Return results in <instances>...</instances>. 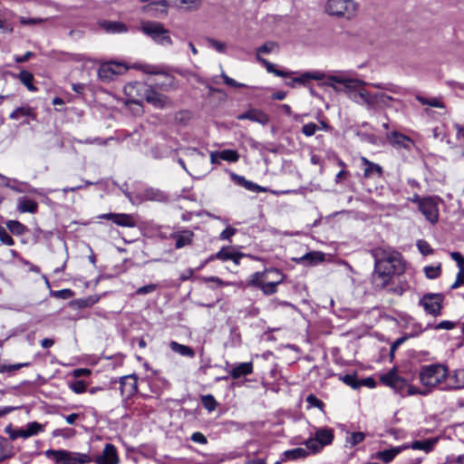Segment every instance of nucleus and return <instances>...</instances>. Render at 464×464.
I'll use <instances>...</instances> for the list:
<instances>
[{
    "instance_id": "nucleus-48",
    "label": "nucleus",
    "mask_w": 464,
    "mask_h": 464,
    "mask_svg": "<svg viewBox=\"0 0 464 464\" xmlns=\"http://www.w3.org/2000/svg\"><path fill=\"white\" fill-rule=\"evenodd\" d=\"M424 273L426 277L429 279L438 278L441 274V266L438 265L436 266H425Z\"/></svg>"
},
{
    "instance_id": "nucleus-63",
    "label": "nucleus",
    "mask_w": 464,
    "mask_h": 464,
    "mask_svg": "<svg viewBox=\"0 0 464 464\" xmlns=\"http://www.w3.org/2000/svg\"><path fill=\"white\" fill-rule=\"evenodd\" d=\"M191 440L194 442H197V443H199V444H206L208 442L207 438L205 437V435L202 434L201 432H198V431L194 432L191 435Z\"/></svg>"
},
{
    "instance_id": "nucleus-25",
    "label": "nucleus",
    "mask_w": 464,
    "mask_h": 464,
    "mask_svg": "<svg viewBox=\"0 0 464 464\" xmlns=\"http://www.w3.org/2000/svg\"><path fill=\"white\" fill-rule=\"evenodd\" d=\"M194 234L190 230H183L172 235V237L176 239L175 246L176 248H182L186 246H188L192 242V238Z\"/></svg>"
},
{
    "instance_id": "nucleus-45",
    "label": "nucleus",
    "mask_w": 464,
    "mask_h": 464,
    "mask_svg": "<svg viewBox=\"0 0 464 464\" xmlns=\"http://www.w3.org/2000/svg\"><path fill=\"white\" fill-rule=\"evenodd\" d=\"M5 432L9 435L11 440H15L17 438L27 439V435L25 432V429H17L14 430L11 425L5 428Z\"/></svg>"
},
{
    "instance_id": "nucleus-12",
    "label": "nucleus",
    "mask_w": 464,
    "mask_h": 464,
    "mask_svg": "<svg viewBox=\"0 0 464 464\" xmlns=\"http://www.w3.org/2000/svg\"><path fill=\"white\" fill-rule=\"evenodd\" d=\"M442 295L440 294H427L420 301L424 310L432 314L438 315L440 314Z\"/></svg>"
},
{
    "instance_id": "nucleus-31",
    "label": "nucleus",
    "mask_w": 464,
    "mask_h": 464,
    "mask_svg": "<svg viewBox=\"0 0 464 464\" xmlns=\"http://www.w3.org/2000/svg\"><path fill=\"white\" fill-rule=\"evenodd\" d=\"M382 381L385 384L395 389L401 388L404 383V380L392 372L382 376Z\"/></svg>"
},
{
    "instance_id": "nucleus-64",
    "label": "nucleus",
    "mask_w": 464,
    "mask_h": 464,
    "mask_svg": "<svg viewBox=\"0 0 464 464\" xmlns=\"http://www.w3.org/2000/svg\"><path fill=\"white\" fill-rule=\"evenodd\" d=\"M450 256L461 269L464 267V258L459 252H451Z\"/></svg>"
},
{
    "instance_id": "nucleus-62",
    "label": "nucleus",
    "mask_w": 464,
    "mask_h": 464,
    "mask_svg": "<svg viewBox=\"0 0 464 464\" xmlns=\"http://www.w3.org/2000/svg\"><path fill=\"white\" fill-rule=\"evenodd\" d=\"M54 296L63 298V299H69L73 295V292L70 289H63L54 292Z\"/></svg>"
},
{
    "instance_id": "nucleus-8",
    "label": "nucleus",
    "mask_w": 464,
    "mask_h": 464,
    "mask_svg": "<svg viewBox=\"0 0 464 464\" xmlns=\"http://www.w3.org/2000/svg\"><path fill=\"white\" fill-rule=\"evenodd\" d=\"M141 31L158 44L162 46H170L172 44L169 30L159 22L147 21L142 23Z\"/></svg>"
},
{
    "instance_id": "nucleus-20",
    "label": "nucleus",
    "mask_w": 464,
    "mask_h": 464,
    "mask_svg": "<svg viewBox=\"0 0 464 464\" xmlns=\"http://www.w3.org/2000/svg\"><path fill=\"white\" fill-rule=\"evenodd\" d=\"M237 120H249L254 122L260 123L262 125H266L269 121V117L266 113L258 109H250L246 112L239 114Z\"/></svg>"
},
{
    "instance_id": "nucleus-28",
    "label": "nucleus",
    "mask_w": 464,
    "mask_h": 464,
    "mask_svg": "<svg viewBox=\"0 0 464 464\" xmlns=\"http://www.w3.org/2000/svg\"><path fill=\"white\" fill-rule=\"evenodd\" d=\"M100 25L107 33H126L128 31L127 26L121 22L102 21Z\"/></svg>"
},
{
    "instance_id": "nucleus-15",
    "label": "nucleus",
    "mask_w": 464,
    "mask_h": 464,
    "mask_svg": "<svg viewBox=\"0 0 464 464\" xmlns=\"http://www.w3.org/2000/svg\"><path fill=\"white\" fill-rule=\"evenodd\" d=\"M120 390L122 396L130 398L138 392V379L136 375L130 374L120 379Z\"/></svg>"
},
{
    "instance_id": "nucleus-23",
    "label": "nucleus",
    "mask_w": 464,
    "mask_h": 464,
    "mask_svg": "<svg viewBox=\"0 0 464 464\" xmlns=\"http://www.w3.org/2000/svg\"><path fill=\"white\" fill-rule=\"evenodd\" d=\"M439 437H435L425 440H414L411 443V445L407 446L409 447V449H412L415 450H422L425 453H430L434 450L435 446L439 442Z\"/></svg>"
},
{
    "instance_id": "nucleus-7",
    "label": "nucleus",
    "mask_w": 464,
    "mask_h": 464,
    "mask_svg": "<svg viewBox=\"0 0 464 464\" xmlns=\"http://www.w3.org/2000/svg\"><path fill=\"white\" fill-rule=\"evenodd\" d=\"M334 439V430L328 427L316 428L314 436L304 441L312 453L320 452L325 446L331 445Z\"/></svg>"
},
{
    "instance_id": "nucleus-42",
    "label": "nucleus",
    "mask_w": 464,
    "mask_h": 464,
    "mask_svg": "<svg viewBox=\"0 0 464 464\" xmlns=\"http://www.w3.org/2000/svg\"><path fill=\"white\" fill-rule=\"evenodd\" d=\"M33 114V110L28 106H22L15 109L11 114L10 118L12 120H19L22 117L31 116Z\"/></svg>"
},
{
    "instance_id": "nucleus-26",
    "label": "nucleus",
    "mask_w": 464,
    "mask_h": 464,
    "mask_svg": "<svg viewBox=\"0 0 464 464\" xmlns=\"http://www.w3.org/2000/svg\"><path fill=\"white\" fill-rule=\"evenodd\" d=\"M233 180L239 186L244 187L246 189L256 192H265L266 189L252 181L246 180L243 176L232 174Z\"/></svg>"
},
{
    "instance_id": "nucleus-6",
    "label": "nucleus",
    "mask_w": 464,
    "mask_h": 464,
    "mask_svg": "<svg viewBox=\"0 0 464 464\" xmlns=\"http://www.w3.org/2000/svg\"><path fill=\"white\" fill-rule=\"evenodd\" d=\"M48 458L54 459V464H89L92 461L88 453L70 451L66 450H48L45 452Z\"/></svg>"
},
{
    "instance_id": "nucleus-46",
    "label": "nucleus",
    "mask_w": 464,
    "mask_h": 464,
    "mask_svg": "<svg viewBox=\"0 0 464 464\" xmlns=\"http://www.w3.org/2000/svg\"><path fill=\"white\" fill-rule=\"evenodd\" d=\"M8 229L15 235H22L25 231V227L16 220H10L6 223Z\"/></svg>"
},
{
    "instance_id": "nucleus-18",
    "label": "nucleus",
    "mask_w": 464,
    "mask_h": 464,
    "mask_svg": "<svg viewBox=\"0 0 464 464\" xmlns=\"http://www.w3.org/2000/svg\"><path fill=\"white\" fill-rule=\"evenodd\" d=\"M96 464H118L119 456L117 450L112 444H106L101 455L95 459Z\"/></svg>"
},
{
    "instance_id": "nucleus-3",
    "label": "nucleus",
    "mask_w": 464,
    "mask_h": 464,
    "mask_svg": "<svg viewBox=\"0 0 464 464\" xmlns=\"http://www.w3.org/2000/svg\"><path fill=\"white\" fill-rule=\"evenodd\" d=\"M203 0H159L150 5H145L142 10L145 13H152L154 16L166 15L169 7H175L187 12L198 10Z\"/></svg>"
},
{
    "instance_id": "nucleus-36",
    "label": "nucleus",
    "mask_w": 464,
    "mask_h": 464,
    "mask_svg": "<svg viewBox=\"0 0 464 464\" xmlns=\"http://www.w3.org/2000/svg\"><path fill=\"white\" fill-rule=\"evenodd\" d=\"M258 284H248L249 285L259 287L265 295H273L276 292V285L272 284L265 278H260Z\"/></svg>"
},
{
    "instance_id": "nucleus-40",
    "label": "nucleus",
    "mask_w": 464,
    "mask_h": 464,
    "mask_svg": "<svg viewBox=\"0 0 464 464\" xmlns=\"http://www.w3.org/2000/svg\"><path fill=\"white\" fill-rule=\"evenodd\" d=\"M235 251H231L229 247H222L217 254L209 257V260L218 259L221 261H227L232 259Z\"/></svg>"
},
{
    "instance_id": "nucleus-9",
    "label": "nucleus",
    "mask_w": 464,
    "mask_h": 464,
    "mask_svg": "<svg viewBox=\"0 0 464 464\" xmlns=\"http://www.w3.org/2000/svg\"><path fill=\"white\" fill-rule=\"evenodd\" d=\"M150 87L144 82H133L127 83L123 90L130 102L140 104L141 101L146 99Z\"/></svg>"
},
{
    "instance_id": "nucleus-1",
    "label": "nucleus",
    "mask_w": 464,
    "mask_h": 464,
    "mask_svg": "<svg viewBox=\"0 0 464 464\" xmlns=\"http://www.w3.org/2000/svg\"><path fill=\"white\" fill-rule=\"evenodd\" d=\"M374 258V271L372 281L375 288H384L395 273H400L401 256L399 252L388 247H376L372 250Z\"/></svg>"
},
{
    "instance_id": "nucleus-38",
    "label": "nucleus",
    "mask_w": 464,
    "mask_h": 464,
    "mask_svg": "<svg viewBox=\"0 0 464 464\" xmlns=\"http://www.w3.org/2000/svg\"><path fill=\"white\" fill-rule=\"evenodd\" d=\"M416 100L420 102L422 105H429L434 108H445L444 103L441 102L440 98H426L420 95L416 96Z\"/></svg>"
},
{
    "instance_id": "nucleus-47",
    "label": "nucleus",
    "mask_w": 464,
    "mask_h": 464,
    "mask_svg": "<svg viewBox=\"0 0 464 464\" xmlns=\"http://www.w3.org/2000/svg\"><path fill=\"white\" fill-rule=\"evenodd\" d=\"M201 402L204 408L207 409L208 411H215L218 404L215 398L210 394L202 396Z\"/></svg>"
},
{
    "instance_id": "nucleus-55",
    "label": "nucleus",
    "mask_w": 464,
    "mask_h": 464,
    "mask_svg": "<svg viewBox=\"0 0 464 464\" xmlns=\"http://www.w3.org/2000/svg\"><path fill=\"white\" fill-rule=\"evenodd\" d=\"M417 247L420 250V252L424 256L433 254V249L431 248L430 244L425 240H419L417 242Z\"/></svg>"
},
{
    "instance_id": "nucleus-21",
    "label": "nucleus",
    "mask_w": 464,
    "mask_h": 464,
    "mask_svg": "<svg viewBox=\"0 0 464 464\" xmlns=\"http://www.w3.org/2000/svg\"><path fill=\"white\" fill-rule=\"evenodd\" d=\"M409 449L408 446L401 447H393L389 450H384L382 451L376 452L372 458L379 459L384 463H390L394 459V458L401 452L402 450Z\"/></svg>"
},
{
    "instance_id": "nucleus-5",
    "label": "nucleus",
    "mask_w": 464,
    "mask_h": 464,
    "mask_svg": "<svg viewBox=\"0 0 464 464\" xmlns=\"http://www.w3.org/2000/svg\"><path fill=\"white\" fill-rule=\"evenodd\" d=\"M358 10L357 3L354 0H327L324 5V12L339 18L352 19Z\"/></svg>"
},
{
    "instance_id": "nucleus-29",
    "label": "nucleus",
    "mask_w": 464,
    "mask_h": 464,
    "mask_svg": "<svg viewBox=\"0 0 464 464\" xmlns=\"http://www.w3.org/2000/svg\"><path fill=\"white\" fill-rule=\"evenodd\" d=\"M169 347L174 353H179L181 356H185L188 358L195 357V351L189 346L180 344L175 341H172L169 343Z\"/></svg>"
},
{
    "instance_id": "nucleus-61",
    "label": "nucleus",
    "mask_w": 464,
    "mask_h": 464,
    "mask_svg": "<svg viewBox=\"0 0 464 464\" xmlns=\"http://www.w3.org/2000/svg\"><path fill=\"white\" fill-rule=\"evenodd\" d=\"M237 230L233 227H227L224 229L219 235V238L221 240H229L235 234Z\"/></svg>"
},
{
    "instance_id": "nucleus-59",
    "label": "nucleus",
    "mask_w": 464,
    "mask_h": 464,
    "mask_svg": "<svg viewBox=\"0 0 464 464\" xmlns=\"http://www.w3.org/2000/svg\"><path fill=\"white\" fill-rule=\"evenodd\" d=\"M156 288H157L156 285L150 284V285H147L138 288L136 291V294L140 295H147V294L154 292L156 290Z\"/></svg>"
},
{
    "instance_id": "nucleus-57",
    "label": "nucleus",
    "mask_w": 464,
    "mask_h": 464,
    "mask_svg": "<svg viewBox=\"0 0 464 464\" xmlns=\"http://www.w3.org/2000/svg\"><path fill=\"white\" fill-rule=\"evenodd\" d=\"M306 402L308 403L309 407H315L320 410H323L324 406V402L314 394H309L306 397Z\"/></svg>"
},
{
    "instance_id": "nucleus-54",
    "label": "nucleus",
    "mask_w": 464,
    "mask_h": 464,
    "mask_svg": "<svg viewBox=\"0 0 464 464\" xmlns=\"http://www.w3.org/2000/svg\"><path fill=\"white\" fill-rule=\"evenodd\" d=\"M343 382L353 389L362 386V383L356 379L355 375L346 374L342 378Z\"/></svg>"
},
{
    "instance_id": "nucleus-53",
    "label": "nucleus",
    "mask_w": 464,
    "mask_h": 464,
    "mask_svg": "<svg viewBox=\"0 0 464 464\" xmlns=\"http://www.w3.org/2000/svg\"><path fill=\"white\" fill-rule=\"evenodd\" d=\"M276 49H277V44L276 43L267 42L256 50V56H260V53H270L274 52Z\"/></svg>"
},
{
    "instance_id": "nucleus-60",
    "label": "nucleus",
    "mask_w": 464,
    "mask_h": 464,
    "mask_svg": "<svg viewBox=\"0 0 464 464\" xmlns=\"http://www.w3.org/2000/svg\"><path fill=\"white\" fill-rule=\"evenodd\" d=\"M222 79L224 80V82L231 87L240 88L244 87L245 84L236 82L234 79L228 77L226 73L222 72L221 74Z\"/></svg>"
},
{
    "instance_id": "nucleus-32",
    "label": "nucleus",
    "mask_w": 464,
    "mask_h": 464,
    "mask_svg": "<svg viewBox=\"0 0 464 464\" xmlns=\"http://www.w3.org/2000/svg\"><path fill=\"white\" fill-rule=\"evenodd\" d=\"M283 455L284 458L282 460L285 461L289 459H304L308 455V452L307 449L295 448L293 450H285Z\"/></svg>"
},
{
    "instance_id": "nucleus-52",
    "label": "nucleus",
    "mask_w": 464,
    "mask_h": 464,
    "mask_svg": "<svg viewBox=\"0 0 464 464\" xmlns=\"http://www.w3.org/2000/svg\"><path fill=\"white\" fill-rule=\"evenodd\" d=\"M207 42L211 47H213L217 52L220 53H224L227 50V45L225 43L218 41L214 38L208 37L207 38Z\"/></svg>"
},
{
    "instance_id": "nucleus-4",
    "label": "nucleus",
    "mask_w": 464,
    "mask_h": 464,
    "mask_svg": "<svg viewBox=\"0 0 464 464\" xmlns=\"http://www.w3.org/2000/svg\"><path fill=\"white\" fill-rule=\"evenodd\" d=\"M420 382L430 390L439 389L445 391L447 366L441 363L422 365L420 369Z\"/></svg>"
},
{
    "instance_id": "nucleus-27",
    "label": "nucleus",
    "mask_w": 464,
    "mask_h": 464,
    "mask_svg": "<svg viewBox=\"0 0 464 464\" xmlns=\"http://www.w3.org/2000/svg\"><path fill=\"white\" fill-rule=\"evenodd\" d=\"M355 103L365 106L368 110H374L373 94L364 87L354 101Z\"/></svg>"
},
{
    "instance_id": "nucleus-33",
    "label": "nucleus",
    "mask_w": 464,
    "mask_h": 464,
    "mask_svg": "<svg viewBox=\"0 0 464 464\" xmlns=\"http://www.w3.org/2000/svg\"><path fill=\"white\" fill-rule=\"evenodd\" d=\"M256 60L266 67L268 72L274 73L276 76L286 77L293 73L292 72H285L282 70L276 69L275 64L271 63L270 62L264 58H261L259 55L256 56Z\"/></svg>"
},
{
    "instance_id": "nucleus-16",
    "label": "nucleus",
    "mask_w": 464,
    "mask_h": 464,
    "mask_svg": "<svg viewBox=\"0 0 464 464\" xmlns=\"http://www.w3.org/2000/svg\"><path fill=\"white\" fill-rule=\"evenodd\" d=\"M387 140L391 145L397 150L404 149L411 150L414 145L413 140L410 137L398 131H392L391 133L387 134Z\"/></svg>"
},
{
    "instance_id": "nucleus-51",
    "label": "nucleus",
    "mask_w": 464,
    "mask_h": 464,
    "mask_svg": "<svg viewBox=\"0 0 464 464\" xmlns=\"http://www.w3.org/2000/svg\"><path fill=\"white\" fill-rule=\"evenodd\" d=\"M18 20L22 25L33 26L44 23L47 19L44 18H28L24 16H19Z\"/></svg>"
},
{
    "instance_id": "nucleus-19",
    "label": "nucleus",
    "mask_w": 464,
    "mask_h": 464,
    "mask_svg": "<svg viewBox=\"0 0 464 464\" xmlns=\"http://www.w3.org/2000/svg\"><path fill=\"white\" fill-rule=\"evenodd\" d=\"M145 100L158 109L171 107L170 100L166 95L157 92L152 87H150Z\"/></svg>"
},
{
    "instance_id": "nucleus-44",
    "label": "nucleus",
    "mask_w": 464,
    "mask_h": 464,
    "mask_svg": "<svg viewBox=\"0 0 464 464\" xmlns=\"http://www.w3.org/2000/svg\"><path fill=\"white\" fill-rule=\"evenodd\" d=\"M43 430H44V425H42L36 421L29 422L26 425V429H25L27 438L37 435L39 432H41Z\"/></svg>"
},
{
    "instance_id": "nucleus-22",
    "label": "nucleus",
    "mask_w": 464,
    "mask_h": 464,
    "mask_svg": "<svg viewBox=\"0 0 464 464\" xmlns=\"http://www.w3.org/2000/svg\"><path fill=\"white\" fill-rule=\"evenodd\" d=\"M361 161L364 166L363 169V177L365 179H371L373 176L382 177V168L379 164L370 161L365 157H361Z\"/></svg>"
},
{
    "instance_id": "nucleus-50",
    "label": "nucleus",
    "mask_w": 464,
    "mask_h": 464,
    "mask_svg": "<svg viewBox=\"0 0 464 464\" xmlns=\"http://www.w3.org/2000/svg\"><path fill=\"white\" fill-rule=\"evenodd\" d=\"M69 387L74 393L81 394L86 391L87 385L83 381L76 380L71 382Z\"/></svg>"
},
{
    "instance_id": "nucleus-39",
    "label": "nucleus",
    "mask_w": 464,
    "mask_h": 464,
    "mask_svg": "<svg viewBox=\"0 0 464 464\" xmlns=\"http://www.w3.org/2000/svg\"><path fill=\"white\" fill-rule=\"evenodd\" d=\"M324 259V254H322L321 252H310L300 258L302 262L310 265H316L320 262H323Z\"/></svg>"
},
{
    "instance_id": "nucleus-24",
    "label": "nucleus",
    "mask_w": 464,
    "mask_h": 464,
    "mask_svg": "<svg viewBox=\"0 0 464 464\" xmlns=\"http://www.w3.org/2000/svg\"><path fill=\"white\" fill-rule=\"evenodd\" d=\"M229 372L233 379L249 375L253 372V363L251 362L238 363L234 365Z\"/></svg>"
},
{
    "instance_id": "nucleus-14",
    "label": "nucleus",
    "mask_w": 464,
    "mask_h": 464,
    "mask_svg": "<svg viewBox=\"0 0 464 464\" xmlns=\"http://www.w3.org/2000/svg\"><path fill=\"white\" fill-rule=\"evenodd\" d=\"M445 391L459 390L464 388V369H458L449 372L447 369L446 383L443 386Z\"/></svg>"
},
{
    "instance_id": "nucleus-43",
    "label": "nucleus",
    "mask_w": 464,
    "mask_h": 464,
    "mask_svg": "<svg viewBox=\"0 0 464 464\" xmlns=\"http://www.w3.org/2000/svg\"><path fill=\"white\" fill-rule=\"evenodd\" d=\"M393 98L392 96H389L382 92H376L373 93V102H374V109L377 108V106L382 104V105H389V102L392 101Z\"/></svg>"
},
{
    "instance_id": "nucleus-58",
    "label": "nucleus",
    "mask_w": 464,
    "mask_h": 464,
    "mask_svg": "<svg viewBox=\"0 0 464 464\" xmlns=\"http://www.w3.org/2000/svg\"><path fill=\"white\" fill-rule=\"evenodd\" d=\"M317 130H318V126L315 123L309 122L303 126L302 132L305 136L310 137V136H313L316 132Z\"/></svg>"
},
{
    "instance_id": "nucleus-13",
    "label": "nucleus",
    "mask_w": 464,
    "mask_h": 464,
    "mask_svg": "<svg viewBox=\"0 0 464 464\" xmlns=\"http://www.w3.org/2000/svg\"><path fill=\"white\" fill-rule=\"evenodd\" d=\"M126 68L118 63H106L100 66L98 75L101 79L111 81L115 75L122 73Z\"/></svg>"
},
{
    "instance_id": "nucleus-2",
    "label": "nucleus",
    "mask_w": 464,
    "mask_h": 464,
    "mask_svg": "<svg viewBox=\"0 0 464 464\" xmlns=\"http://www.w3.org/2000/svg\"><path fill=\"white\" fill-rule=\"evenodd\" d=\"M324 85L333 88L336 92L345 93L354 102L362 90L368 85V82L357 78L338 74L327 76Z\"/></svg>"
},
{
    "instance_id": "nucleus-34",
    "label": "nucleus",
    "mask_w": 464,
    "mask_h": 464,
    "mask_svg": "<svg viewBox=\"0 0 464 464\" xmlns=\"http://www.w3.org/2000/svg\"><path fill=\"white\" fill-rule=\"evenodd\" d=\"M365 434L361 431L351 432L345 440V446L352 449L365 440Z\"/></svg>"
},
{
    "instance_id": "nucleus-35",
    "label": "nucleus",
    "mask_w": 464,
    "mask_h": 464,
    "mask_svg": "<svg viewBox=\"0 0 464 464\" xmlns=\"http://www.w3.org/2000/svg\"><path fill=\"white\" fill-rule=\"evenodd\" d=\"M17 78L29 91H37V88L33 84L34 75L30 72L24 70L17 75Z\"/></svg>"
},
{
    "instance_id": "nucleus-10",
    "label": "nucleus",
    "mask_w": 464,
    "mask_h": 464,
    "mask_svg": "<svg viewBox=\"0 0 464 464\" xmlns=\"http://www.w3.org/2000/svg\"><path fill=\"white\" fill-rule=\"evenodd\" d=\"M419 210L428 221L434 224L439 218V208L436 201L431 198L418 199Z\"/></svg>"
},
{
    "instance_id": "nucleus-30",
    "label": "nucleus",
    "mask_w": 464,
    "mask_h": 464,
    "mask_svg": "<svg viewBox=\"0 0 464 464\" xmlns=\"http://www.w3.org/2000/svg\"><path fill=\"white\" fill-rule=\"evenodd\" d=\"M38 204L34 200L27 199L24 197L18 199L17 209L21 213H34L36 212Z\"/></svg>"
},
{
    "instance_id": "nucleus-11",
    "label": "nucleus",
    "mask_w": 464,
    "mask_h": 464,
    "mask_svg": "<svg viewBox=\"0 0 464 464\" xmlns=\"http://www.w3.org/2000/svg\"><path fill=\"white\" fill-rule=\"evenodd\" d=\"M262 277L268 282L278 285L284 281L285 276L278 269H266L265 271L252 274L249 277L248 284H258V280Z\"/></svg>"
},
{
    "instance_id": "nucleus-17",
    "label": "nucleus",
    "mask_w": 464,
    "mask_h": 464,
    "mask_svg": "<svg viewBox=\"0 0 464 464\" xmlns=\"http://www.w3.org/2000/svg\"><path fill=\"white\" fill-rule=\"evenodd\" d=\"M102 218L111 220L114 224L124 227H136V220L132 215L124 213H108L101 216Z\"/></svg>"
},
{
    "instance_id": "nucleus-41",
    "label": "nucleus",
    "mask_w": 464,
    "mask_h": 464,
    "mask_svg": "<svg viewBox=\"0 0 464 464\" xmlns=\"http://www.w3.org/2000/svg\"><path fill=\"white\" fill-rule=\"evenodd\" d=\"M218 158L226 161L237 162L239 159V155L234 150H224L218 152Z\"/></svg>"
},
{
    "instance_id": "nucleus-56",
    "label": "nucleus",
    "mask_w": 464,
    "mask_h": 464,
    "mask_svg": "<svg viewBox=\"0 0 464 464\" xmlns=\"http://www.w3.org/2000/svg\"><path fill=\"white\" fill-rule=\"evenodd\" d=\"M0 241L6 246H13L14 244V239L6 231V229L0 226Z\"/></svg>"
},
{
    "instance_id": "nucleus-49",
    "label": "nucleus",
    "mask_w": 464,
    "mask_h": 464,
    "mask_svg": "<svg viewBox=\"0 0 464 464\" xmlns=\"http://www.w3.org/2000/svg\"><path fill=\"white\" fill-rule=\"evenodd\" d=\"M134 68L148 73V74H160V70L154 65L146 64V63H137L134 65Z\"/></svg>"
},
{
    "instance_id": "nucleus-37",
    "label": "nucleus",
    "mask_w": 464,
    "mask_h": 464,
    "mask_svg": "<svg viewBox=\"0 0 464 464\" xmlns=\"http://www.w3.org/2000/svg\"><path fill=\"white\" fill-rule=\"evenodd\" d=\"M144 198L146 200H151V201H164L166 199V196L163 192H161L159 189L155 188H148L144 191L143 195Z\"/></svg>"
}]
</instances>
